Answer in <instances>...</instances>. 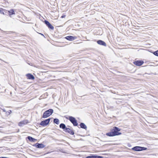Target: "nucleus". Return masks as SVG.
<instances>
[{
    "instance_id": "nucleus-1",
    "label": "nucleus",
    "mask_w": 158,
    "mask_h": 158,
    "mask_svg": "<svg viewBox=\"0 0 158 158\" xmlns=\"http://www.w3.org/2000/svg\"><path fill=\"white\" fill-rule=\"evenodd\" d=\"M120 130L121 129L119 128L116 127H114L112 129H110V131L106 133V135L109 137L119 135L122 134V133L119 132Z\"/></svg>"
},
{
    "instance_id": "nucleus-2",
    "label": "nucleus",
    "mask_w": 158,
    "mask_h": 158,
    "mask_svg": "<svg viewBox=\"0 0 158 158\" xmlns=\"http://www.w3.org/2000/svg\"><path fill=\"white\" fill-rule=\"evenodd\" d=\"M64 117L66 119L69 120L74 126H77L78 124L77 121L74 117L70 116H65Z\"/></svg>"
},
{
    "instance_id": "nucleus-3",
    "label": "nucleus",
    "mask_w": 158,
    "mask_h": 158,
    "mask_svg": "<svg viewBox=\"0 0 158 158\" xmlns=\"http://www.w3.org/2000/svg\"><path fill=\"white\" fill-rule=\"evenodd\" d=\"M53 112V110L52 109H49L45 111L43 113L42 118H46L51 115Z\"/></svg>"
},
{
    "instance_id": "nucleus-4",
    "label": "nucleus",
    "mask_w": 158,
    "mask_h": 158,
    "mask_svg": "<svg viewBox=\"0 0 158 158\" xmlns=\"http://www.w3.org/2000/svg\"><path fill=\"white\" fill-rule=\"evenodd\" d=\"M147 149V148L138 146H136L132 148L131 149L135 151H141L146 150Z\"/></svg>"
},
{
    "instance_id": "nucleus-5",
    "label": "nucleus",
    "mask_w": 158,
    "mask_h": 158,
    "mask_svg": "<svg viewBox=\"0 0 158 158\" xmlns=\"http://www.w3.org/2000/svg\"><path fill=\"white\" fill-rule=\"evenodd\" d=\"M52 118H49L48 119H45L43 121H41V122L40 123V125L43 127H45L49 124L50 121V120L51 119H52Z\"/></svg>"
},
{
    "instance_id": "nucleus-6",
    "label": "nucleus",
    "mask_w": 158,
    "mask_h": 158,
    "mask_svg": "<svg viewBox=\"0 0 158 158\" xmlns=\"http://www.w3.org/2000/svg\"><path fill=\"white\" fill-rule=\"evenodd\" d=\"M33 146L35 147L36 148H43L45 147V145L42 143H36L33 145Z\"/></svg>"
},
{
    "instance_id": "nucleus-7",
    "label": "nucleus",
    "mask_w": 158,
    "mask_h": 158,
    "mask_svg": "<svg viewBox=\"0 0 158 158\" xmlns=\"http://www.w3.org/2000/svg\"><path fill=\"white\" fill-rule=\"evenodd\" d=\"M143 63V61L141 60H136L133 62L134 64L138 66H141Z\"/></svg>"
},
{
    "instance_id": "nucleus-8",
    "label": "nucleus",
    "mask_w": 158,
    "mask_h": 158,
    "mask_svg": "<svg viewBox=\"0 0 158 158\" xmlns=\"http://www.w3.org/2000/svg\"><path fill=\"white\" fill-rule=\"evenodd\" d=\"M64 131L66 132H67L71 135H73L74 134V133L73 130H71L69 128L66 127L65 128Z\"/></svg>"
},
{
    "instance_id": "nucleus-9",
    "label": "nucleus",
    "mask_w": 158,
    "mask_h": 158,
    "mask_svg": "<svg viewBox=\"0 0 158 158\" xmlns=\"http://www.w3.org/2000/svg\"><path fill=\"white\" fill-rule=\"evenodd\" d=\"M44 23L46 25L48 26L49 28L51 29L52 30L54 29V27L47 20H44Z\"/></svg>"
},
{
    "instance_id": "nucleus-10",
    "label": "nucleus",
    "mask_w": 158,
    "mask_h": 158,
    "mask_svg": "<svg viewBox=\"0 0 158 158\" xmlns=\"http://www.w3.org/2000/svg\"><path fill=\"white\" fill-rule=\"evenodd\" d=\"M28 121L27 120H24L23 121L20 122L19 123V125L20 127H22L24 125L29 123Z\"/></svg>"
},
{
    "instance_id": "nucleus-11",
    "label": "nucleus",
    "mask_w": 158,
    "mask_h": 158,
    "mask_svg": "<svg viewBox=\"0 0 158 158\" xmlns=\"http://www.w3.org/2000/svg\"><path fill=\"white\" fill-rule=\"evenodd\" d=\"M86 157V158H103V157L100 156L91 155L87 156Z\"/></svg>"
},
{
    "instance_id": "nucleus-12",
    "label": "nucleus",
    "mask_w": 158,
    "mask_h": 158,
    "mask_svg": "<svg viewBox=\"0 0 158 158\" xmlns=\"http://www.w3.org/2000/svg\"><path fill=\"white\" fill-rule=\"evenodd\" d=\"M65 38L68 40L72 41L76 39L77 37L76 36H73L69 35L66 37Z\"/></svg>"
},
{
    "instance_id": "nucleus-13",
    "label": "nucleus",
    "mask_w": 158,
    "mask_h": 158,
    "mask_svg": "<svg viewBox=\"0 0 158 158\" xmlns=\"http://www.w3.org/2000/svg\"><path fill=\"white\" fill-rule=\"evenodd\" d=\"M97 43L98 44H99L100 45H102V46H106V44L105 43V42L104 41H103L102 40H98L97 41Z\"/></svg>"
},
{
    "instance_id": "nucleus-14",
    "label": "nucleus",
    "mask_w": 158,
    "mask_h": 158,
    "mask_svg": "<svg viewBox=\"0 0 158 158\" xmlns=\"http://www.w3.org/2000/svg\"><path fill=\"white\" fill-rule=\"evenodd\" d=\"M27 78L29 79L34 80L35 79V77L31 73H28L26 75Z\"/></svg>"
},
{
    "instance_id": "nucleus-15",
    "label": "nucleus",
    "mask_w": 158,
    "mask_h": 158,
    "mask_svg": "<svg viewBox=\"0 0 158 158\" xmlns=\"http://www.w3.org/2000/svg\"><path fill=\"white\" fill-rule=\"evenodd\" d=\"M27 138L31 142H35L37 140V139H36L30 136H28L27 137Z\"/></svg>"
},
{
    "instance_id": "nucleus-16",
    "label": "nucleus",
    "mask_w": 158,
    "mask_h": 158,
    "mask_svg": "<svg viewBox=\"0 0 158 158\" xmlns=\"http://www.w3.org/2000/svg\"><path fill=\"white\" fill-rule=\"evenodd\" d=\"M79 126L80 127V128L86 130L87 127L84 123H81L80 124Z\"/></svg>"
},
{
    "instance_id": "nucleus-17",
    "label": "nucleus",
    "mask_w": 158,
    "mask_h": 158,
    "mask_svg": "<svg viewBox=\"0 0 158 158\" xmlns=\"http://www.w3.org/2000/svg\"><path fill=\"white\" fill-rule=\"evenodd\" d=\"M59 127L60 128L62 129L64 131V130L65 129V128L67 127L63 123L60 124L59 125Z\"/></svg>"
},
{
    "instance_id": "nucleus-18",
    "label": "nucleus",
    "mask_w": 158,
    "mask_h": 158,
    "mask_svg": "<svg viewBox=\"0 0 158 158\" xmlns=\"http://www.w3.org/2000/svg\"><path fill=\"white\" fill-rule=\"evenodd\" d=\"M8 12L9 16H11L12 15H14L15 14L13 9H11L10 10L8 11Z\"/></svg>"
},
{
    "instance_id": "nucleus-19",
    "label": "nucleus",
    "mask_w": 158,
    "mask_h": 158,
    "mask_svg": "<svg viewBox=\"0 0 158 158\" xmlns=\"http://www.w3.org/2000/svg\"><path fill=\"white\" fill-rule=\"evenodd\" d=\"M60 121L58 119L55 118L54 119L53 123L56 124H58L59 123Z\"/></svg>"
},
{
    "instance_id": "nucleus-20",
    "label": "nucleus",
    "mask_w": 158,
    "mask_h": 158,
    "mask_svg": "<svg viewBox=\"0 0 158 158\" xmlns=\"http://www.w3.org/2000/svg\"><path fill=\"white\" fill-rule=\"evenodd\" d=\"M153 54L155 55L158 56V50L154 52L153 53Z\"/></svg>"
},
{
    "instance_id": "nucleus-21",
    "label": "nucleus",
    "mask_w": 158,
    "mask_h": 158,
    "mask_svg": "<svg viewBox=\"0 0 158 158\" xmlns=\"http://www.w3.org/2000/svg\"><path fill=\"white\" fill-rule=\"evenodd\" d=\"M3 10L2 9H0V13L1 14H2L3 15H4V12L3 11Z\"/></svg>"
},
{
    "instance_id": "nucleus-22",
    "label": "nucleus",
    "mask_w": 158,
    "mask_h": 158,
    "mask_svg": "<svg viewBox=\"0 0 158 158\" xmlns=\"http://www.w3.org/2000/svg\"><path fill=\"white\" fill-rule=\"evenodd\" d=\"M3 111V112H6V110L4 109H1Z\"/></svg>"
},
{
    "instance_id": "nucleus-23",
    "label": "nucleus",
    "mask_w": 158,
    "mask_h": 158,
    "mask_svg": "<svg viewBox=\"0 0 158 158\" xmlns=\"http://www.w3.org/2000/svg\"><path fill=\"white\" fill-rule=\"evenodd\" d=\"M8 113H9V114H11V113H12V111L11 110H9V111H8Z\"/></svg>"
},
{
    "instance_id": "nucleus-24",
    "label": "nucleus",
    "mask_w": 158,
    "mask_h": 158,
    "mask_svg": "<svg viewBox=\"0 0 158 158\" xmlns=\"http://www.w3.org/2000/svg\"><path fill=\"white\" fill-rule=\"evenodd\" d=\"M0 158H6V157H0Z\"/></svg>"
},
{
    "instance_id": "nucleus-25",
    "label": "nucleus",
    "mask_w": 158,
    "mask_h": 158,
    "mask_svg": "<svg viewBox=\"0 0 158 158\" xmlns=\"http://www.w3.org/2000/svg\"><path fill=\"white\" fill-rule=\"evenodd\" d=\"M64 17H65V16L63 15V16H62L61 17V18H64Z\"/></svg>"
},
{
    "instance_id": "nucleus-26",
    "label": "nucleus",
    "mask_w": 158,
    "mask_h": 158,
    "mask_svg": "<svg viewBox=\"0 0 158 158\" xmlns=\"http://www.w3.org/2000/svg\"><path fill=\"white\" fill-rule=\"evenodd\" d=\"M67 100V99H65V101H66V100Z\"/></svg>"
},
{
    "instance_id": "nucleus-27",
    "label": "nucleus",
    "mask_w": 158,
    "mask_h": 158,
    "mask_svg": "<svg viewBox=\"0 0 158 158\" xmlns=\"http://www.w3.org/2000/svg\"><path fill=\"white\" fill-rule=\"evenodd\" d=\"M65 99H64V102H65V101H65Z\"/></svg>"
}]
</instances>
